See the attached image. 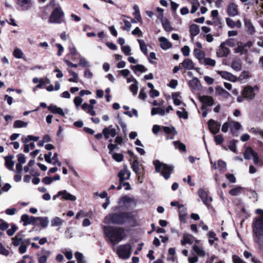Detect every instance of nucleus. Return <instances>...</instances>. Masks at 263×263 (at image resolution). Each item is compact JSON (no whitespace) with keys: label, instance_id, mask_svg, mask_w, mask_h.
Masks as SVG:
<instances>
[{"label":"nucleus","instance_id":"f03ea898","mask_svg":"<svg viewBox=\"0 0 263 263\" xmlns=\"http://www.w3.org/2000/svg\"><path fill=\"white\" fill-rule=\"evenodd\" d=\"M132 218V214L129 212H119L110 213L106 216L103 220L105 224L110 223L122 225Z\"/></svg>","mask_w":263,"mask_h":263},{"label":"nucleus","instance_id":"de8ad7c7","mask_svg":"<svg viewBox=\"0 0 263 263\" xmlns=\"http://www.w3.org/2000/svg\"><path fill=\"white\" fill-rule=\"evenodd\" d=\"M193 250L199 256H204L205 255V252L201 247L195 245L193 246Z\"/></svg>","mask_w":263,"mask_h":263},{"label":"nucleus","instance_id":"2f4dec72","mask_svg":"<svg viewBox=\"0 0 263 263\" xmlns=\"http://www.w3.org/2000/svg\"><path fill=\"white\" fill-rule=\"evenodd\" d=\"M69 75L72 77L68 79L70 82L78 83L79 82V76L77 73L72 71L71 69H68Z\"/></svg>","mask_w":263,"mask_h":263},{"label":"nucleus","instance_id":"423d86ee","mask_svg":"<svg viewBox=\"0 0 263 263\" xmlns=\"http://www.w3.org/2000/svg\"><path fill=\"white\" fill-rule=\"evenodd\" d=\"M132 247L129 243L119 246L116 252L119 257L122 259H126L130 257L131 254Z\"/></svg>","mask_w":263,"mask_h":263},{"label":"nucleus","instance_id":"7ed1b4c3","mask_svg":"<svg viewBox=\"0 0 263 263\" xmlns=\"http://www.w3.org/2000/svg\"><path fill=\"white\" fill-rule=\"evenodd\" d=\"M154 164L157 173H161V175L165 179H168L170 177L173 171V167L172 166L161 162L158 160L154 161Z\"/></svg>","mask_w":263,"mask_h":263},{"label":"nucleus","instance_id":"79ce46f5","mask_svg":"<svg viewBox=\"0 0 263 263\" xmlns=\"http://www.w3.org/2000/svg\"><path fill=\"white\" fill-rule=\"evenodd\" d=\"M201 63L204 64V65L214 66L216 64V61L214 59L205 57V58L203 59V60L202 61V63Z\"/></svg>","mask_w":263,"mask_h":263},{"label":"nucleus","instance_id":"3c124183","mask_svg":"<svg viewBox=\"0 0 263 263\" xmlns=\"http://www.w3.org/2000/svg\"><path fill=\"white\" fill-rule=\"evenodd\" d=\"M123 25L122 26V29L123 30L129 31L132 27V25L130 22L126 19H123Z\"/></svg>","mask_w":263,"mask_h":263},{"label":"nucleus","instance_id":"9d476101","mask_svg":"<svg viewBox=\"0 0 263 263\" xmlns=\"http://www.w3.org/2000/svg\"><path fill=\"white\" fill-rule=\"evenodd\" d=\"M130 176V173L128 170L126 166H124V168L121 170L118 173V177L119 178V181L120 183H122L125 180L129 179Z\"/></svg>","mask_w":263,"mask_h":263},{"label":"nucleus","instance_id":"5701e85b","mask_svg":"<svg viewBox=\"0 0 263 263\" xmlns=\"http://www.w3.org/2000/svg\"><path fill=\"white\" fill-rule=\"evenodd\" d=\"M198 195L204 204L206 205H208V200L209 199V200L211 201L212 200L211 197H208L206 193L202 189H200L199 190Z\"/></svg>","mask_w":263,"mask_h":263},{"label":"nucleus","instance_id":"ddd939ff","mask_svg":"<svg viewBox=\"0 0 263 263\" xmlns=\"http://www.w3.org/2000/svg\"><path fill=\"white\" fill-rule=\"evenodd\" d=\"M227 13L230 16H235L238 14L237 5L234 3H230L227 7Z\"/></svg>","mask_w":263,"mask_h":263},{"label":"nucleus","instance_id":"4468645a","mask_svg":"<svg viewBox=\"0 0 263 263\" xmlns=\"http://www.w3.org/2000/svg\"><path fill=\"white\" fill-rule=\"evenodd\" d=\"M51 254L50 251L42 249L41 251V255L38 258L39 263H46L48 257Z\"/></svg>","mask_w":263,"mask_h":263},{"label":"nucleus","instance_id":"2eb2a0df","mask_svg":"<svg viewBox=\"0 0 263 263\" xmlns=\"http://www.w3.org/2000/svg\"><path fill=\"white\" fill-rule=\"evenodd\" d=\"M58 195L62 196V198L66 200L75 201L77 199L75 196L68 193L66 190L59 191Z\"/></svg>","mask_w":263,"mask_h":263},{"label":"nucleus","instance_id":"c85d7f7f","mask_svg":"<svg viewBox=\"0 0 263 263\" xmlns=\"http://www.w3.org/2000/svg\"><path fill=\"white\" fill-rule=\"evenodd\" d=\"M255 154H256V153L255 152L251 147H248L245 151L243 155L245 159L249 160L252 158Z\"/></svg>","mask_w":263,"mask_h":263},{"label":"nucleus","instance_id":"338daca9","mask_svg":"<svg viewBox=\"0 0 263 263\" xmlns=\"http://www.w3.org/2000/svg\"><path fill=\"white\" fill-rule=\"evenodd\" d=\"M145 89H146L145 87H143L141 88V89L140 90V93H139V99L143 100H145V99H146V98L147 97L146 94L145 92Z\"/></svg>","mask_w":263,"mask_h":263},{"label":"nucleus","instance_id":"864d4df0","mask_svg":"<svg viewBox=\"0 0 263 263\" xmlns=\"http://www.w3.org/2000/svg\"><path fill=\"white\" fill-rule=\"evenodd\" d=\"M23 52L20 48H15L13 52V55L17 59H21L23 56Z\"/></svg>","mask_w":263,"mask_h":263},{"label":"nucleus","instance_id":"0eeeda50","mask_svg":"<svg viewBox=\"0 0 263 263\" xmlns=\"http://www.w3.org/2000/svg\"><path fill=\"white\" fill-rule=\"evenodd\" d=\"M230 50L226 47V43L222 42L216 51V55L219 58L227 57L229 55Z\"/></svg>","mask_w":263,"mask_h":263},{"label":"nucleus","instance_id":"0e129e2a","mask_svg":"<svg viewBox=\"0 0 263 263\" xmlns=\"http://www.w3.org/2000/svg\"><path fill=\"white\" fill-rule=\"evenodd\" d=\"M121 49H122V52L126 55H129L131 54L130 47L128 45L122 46L121 47Z\"/></svg>","mask_w":263,"mask_h":263},{"label":"nucleus","instance_id":"b1692460","mask_svg":"<svg viewBox=\"0 0 263 263\" xmlns=\"http://www.w3.org/2000/svg\"><path fill=\"white\" fill-rule=\"evenodd\" d=\"M48 109L53 114H57L61 116H65L64 111L61 107H57L55 105H50L48 106Z\"/></svg>","mask_w":263,"mask_h":263},{"label":"nucleus","instance_id":"72a5a7b5","mask_svg":"<svg viewBox=\"0 0 263 263\" xmlns=\"http://www.w3.org/2000/svg\"><path fill=\"white\" fill-rule=\"evenodd\" d=\"M64 222V220L60 217H55L51 221V226L53 227L61 226Z\"/></svg>","mask_w":263,"mask_h":263},{"label":"nucleus","instance_id":"a19ab883","mask_svg":"<svg viewBox=\"0 0 263 263\" xmlns=\"http://www.w3.org/2000/svg\"><path fill=\"white\" fill-rule=\"evenodd\" d=\"M190 3L192 4L191 13H194L198 9L199 6L198 0H190Z\"/></svg>","mask_w":263,"mask_h":263},{"label":"nucleus","instance_id":"c9c22d12","mask_svg":"<svg viewBox=\"0 0 263 263\" xmlns=\"http://www.w3.org/2000/svg\"><path fill=\"white\" fill-rule=\"evenodd\" d=\"M231 67L236 71H239L241 70L242 66L239 60H233L231 63Z\"/></svg>","mask_w":263,"mask_h":263},{"label":"nucleus","instance_id":"7c9ffc66","mask_svg":"<svg viewBox=\"0 0 263 263\" xmlns=\"http://www.w3.org/2000/svg\"><path fill=\"white\" fill-rule=\"evenodd\" d=\"M6 167L11 171H14V162L12 160L11 156H7L5 158Z\"/></svg>","mask_w":263,"mask_h":263},{"label":"nucleus","instance_id":"f3484780","mask_svg":"<svg viewBox=\"0 0 263 263\" xmlns=\"http://www.w3.org/2000/svg\"><path fill=\"white\" fill-rule=\"evenodd\" d=\"M17 4L19 5L23 10H27L32 5L31 0H17Z\"/></svg>","mask_w":263,"mask_h":263},{"label":"nucleus","instance_id":"473e14b6","mask_svg":"<svg viewBox=\"0 0 263 263\" xmlns=\"http://www.w3.org/2000/svg\"><path fill=\"white\" fill-rule=\"evenodd\" d=\"M241 127V124L237 122L231 121L230 122V128L233 134H234L235 130H238Z\"/></svg>","mask_w":263,"mask_h":263},{"label":"nucleus","instance_id":"a878e982","mask_svg":"<svg viewBox=\"0 0 263 263\" xmlns=\"http://www.w3.org/2000/svg\"><path fill=\"white\" fill-rule=\"evenodd\" d=\"M216 92L218 95L221 96L225 99L228 98L231 95L229 92L224 89L222 87H218L216 88Z\"/></svg>","mask_w":263,"mask_h":263},{"label":"nucleus","instance_id":"37998d69","mask_svg":"<svg viewBox=\"0 0 263 263\" xmlns=\"http://www.w3.org/2000/svg\"><path fill=\"white\" fill-rule=\"evenodd\" d=\"M138 42L140 46L141 51L144 54H147V46L145 42L143 40H138Z\"/></svg>","mask_w":263,"mask_h":263},{"label":"nucleus","instance_id":"6e6552de","mask_svg":"<svg viewBox=\"0 0 263 263\" xmlns=\"http://www.w3.org/2000/svg\"><path fill=\"white\" fill-rule=\"evenodd\" d=\"M255 88H257V87L255 86L254 88L250 86L245 87L242 92L243 97L249 101L253 100L255 96L254 92V89Z\"/></svg>","mask_w":263,"mask_h":263},{"label":"nucleus","instance_id":"20e7f679","mask_svg":"<svg viewBox=\"0 0 263 263\" xmlns=\"http://www.w3.org/2000/svg\"><path fill=\"white\" fill-rule=\"evenodd\" d=\"M256 213L261 215L255 219L253 224L254 233L258 237L263 235V210L259 209H257Z\"/></svg>","mask_w":263,"mask_h":263},{"label":"nucleus","instance_id":"bb28decb","mask_svg":"<svg viewBox=\"0 0 263 263\" xmlns=\"http://www.w3.org/2000/svg\"><path fill=\"white\" fill-rule=\"evenodd\" d=\"M194 53L195 57L198 59L199 61V62L202 63V61L203 59L205 58V53L204 52L200 50L199 49H195L194 50Z\"/></svg>","mask_w":263,"mask_h":263},{"label":"nucleus","instance_id":"39448f33","mask_svg":"<svg viewBox=\"0 0 263 263\" xmlns=\"http://www.w3.org/2000/svg\"><path fill=\"white\" fill-rule=\"evenodd\" d=\"M64 12L61 8H55L51 14L48 22L53 24H61L63 22Z\"/></svg>","mask_w":263,"mask_h":263},{"label":"nucleus","instance_id":"13d9d810","mask_svg":"<svg viewBox=\"0 0 263 263\" xmlns=\"http://www.w3.org/2000/svg\"><path fill=\"white\" fill-rule=\"evenodd\" d=\"M123 155L120 153H114L112 154L113 159L118 162H121L123 159Z\"/></svg>","mask_w":263,"mask_h":263},{"label":"nucleus","instance_id":"680f3d73","mask_svg":"<svg viewBox=\"0 0 263 263\" xmlns=\"http://www.w3.org/2000/svg\"><path fill=\"white\" fill-rule=\"evenodd\" d=\"M227 25L231 28H234L236 27L235 22L231 18L228 17L226 19Z\"/></svg>","mask_w":263,"mask_h":263},{"label":"nucleus","instance_id":"393cba45","mask_svg":"<svg viewBox=\"0 0 263 263\" xmlns=\"http://www.w3.org/2000/svg\"><path fill=\"white\" fill-rule=\"evenodd\" d=\"M237 47L235 48V51L236 53H240L241 54H247L248 53V50L246 49L245 46L243 45V43L239 42L237 43Z\"/></svg>","mask_w":263,"mask_h":263},{"label":"nucleus","instance_id":"6ab92c4d","mask_svg":"<svg viewBox=\"0 0 263 263\" xmlns=\"http://www.w3.org/2000/svg\"><path fill=\"white\" fill-rule=\"evenodd\" d=\"M182 67L184 68L186 70H192L195 68V64L190 59H185L183 62L180 63Z\"/></svg>","mask_w":263,"mask_h":263},{"label":"nucleus","instance_id":"a211bd4d","mask_svg":"<svg viewBox=\"0 0 263 263\" xmlns=\"http://www.w3.org/2000/svg\"><path fill=\"white\" fill-rule=\"evenodd\" d=\"M200 100L203 104V109H204L205 106H212L214 103V99L211 96H201L200 97Z\"/></svg>","mask_w":263,"mask_h":263},{"label":"nucleus","instance_id":"dca6fc26","mask_svg":"<svg viewBox=\"0 0 263 263\" xmlns=\"http://www.w3.org/2000/svg\"><path fill=\"white\" fill-rule=\"evenodd\" d=\"M103 134L106 139H108L109 136L114 137L116 135L117 132L115 128H111V126H110L103 129Z\"/></svg>","mask_w":263,"mask_h":263},{"label":"nucleus","instance_id":"052dcab7","mask_svg":"<svg viewBox=\"0 0 263 263\" xmlns=\"http://www.w3.org/2000/svg\"><path fill=\"white\" fill-rule=\"evenodd\" d=\"M25 142L26 143L27 142H30V141H37L39 139V137L34 136L32 135H28L27 136H25Z\"/></svg>","mask_w":263,"mask_h":263},{"label":"nucleus","instance_id":"09e8293b","mask_svg":"<svg viewBox=\"0 0 263 263\" xmlns=\"http://www.w3.org/2000/svg\"><path fill=\"white\" fill-rule=\"evenodd\" d=\"M192 236L191 235H184L183 236V239L181 241V243L182 245H184L186 243L191 244L192 243Z\"/></svg>","mask_w":263,"mask_h":263},{"label":"nucleus","instance_id":"49530a36","mask_svg":"<svg viewBox=\"0 0 263 263\" xmlns=\"http://www.w3.org/2000/svg\"><path fill=\"white\" fill-rule=\"evenodd\" d=\"M242 190V188L240 186H237L235 188L231 189L229 191V194L232 196H237L239 195Z\"/></svg>","mask_w":263,"mask_h":263},{"label":"nucleus","instance_id":"4be33fe9","mask_svg":"<svg viewBox=\"0 0 263 263\" xmlns=\"http://www.w3.org/2000/svg\"><path fill=\"white\" fill-rule=\"evenodd\" d=\"M25 136L22 138V142L24 143V152L25 153H28L30 149H33L35 148V144L34 143L29 142H25Z\"/></svg>","mask_w":263,"mask_h":263},{"label":"nucleus","instance_id":"5fc2aeb1","mask_svg":"<svg viewBox=\"0 0 263 263\" xmlns=\"http://www.w3.org/2000/svg\"><path fill=\"white\" fill-rule=\"evenodd\" d=\"M177 115L180 118L186 119L188 118L187 112L185 110L184 108H182V111H177Z\"/></svg>","mask_w":263,"mask_h":263},{"label":"nucleus","instance_id":"ea45409f","mask_svg":"<svg viewBox=\"0 0 263 263\" xmlns=\"http://www.w3.org/2000/svg\"><path fill=\"white\" fill-rule=\"evenodd\" d=\"M176 149H179L181 152L186 151V146L179 141H174L173 142Z\"/></svg>","mask_w":263,"mask_h":263},{"label":"nucleus","instance_id":"f257e3e1","mask_svg":"<svg viewBox=\"0 0 263 263\" xmlns=\"http://www.w3.org/2000/svg\"><path fill=\"white\" fill-rule=\"evenodd\" d=\"M106 240L115 246L122 241L126 236L123 228L112 226H102Z\"/></svg>","mask_w":263,"mask_h":263},{"label":"nucleus","instance_id":"f8f14e48","mask_svg":"<svg viewBox=\"0 0 263 263\" xmlns=\"http://www.w3.org/2000/svg\"><path fill=\"white\" fill-rule=\"evenodd\" d=\"M21 220L24 222V226L28 224H36L37 217H30L27 214H24L21 217Z\"/></svg>","mask_w":263,"mask_h":263},{"label":"nucleus","instance_id":"f704fd0d","mask_svg":"<svg viewBox=\"0 0 263 263\" xmlns=\"http://www.w3.org/2000/svg\"><path fill=\"white\" fill-rule=\"evenodd\" d=\"M152 116L158 114L160 116H164L165 114V111L164 108L160 107L153 108L151 111Z\"/></svg>","mask_w":263,"mask_h":263},{"label":"nucleus","instance_id":"774afa93","mask_svg":"<svg viewBox=\"0 0 263 263\" xmlns=\"http://www.w3.org/2000/svg\"><path fill=\"white\" fill-rule=\"evenodd\" d=\"M73 230L71 227L67 228L65 231V236L67 238H71L72 237Z\"/></svg>","mask_w":263,"mask_h":263},{"label":"nucleus","instance_id":"a18cd8bd","mask_svg":"<svg viewBox=\"0 0 263 263\" xmlns=\"http://www.w3.org/2000/svg\"><path fill=\"white\" fill-rule=\"evenodd\" d=\"M132 168L133 171L137 175H139V163L137 160H134L132 165Z\"/></svg>","mask_w":263,"mask_h":263},{"label":"nucleus","instance_id":"e2e57ef3","mask_svg":"<svg viewBox=\"0 0 263 263\" xmlns=\"http://www.w3.org/2000/svg\"><path fill=\"white\" fill-rule=\"evenodd\" d=\"M79 65L83 67H89L88 61L84 58H81L80 59Z\"/></svg>","mask_w":263,"mask_h":263},{"label":"nucleus","instance_id":"412c9836","mask_svg":"<svg viewBox=\"0 0 263 263\" xmlns=\"http://www.w3.org/2000/svg\"><path fill=\"white\" fill-rule=\"evenodd\" d=\"M245 25L248 33L252 35L255 32V29L251 21L247 18L244 19Z\"/></svg>","mask_w":263,"mask_h":263},{"label":"nucleus","instance_id":"6e6d98bb","mask_svg":"<svg viewBox=\"0 0 263 263\" xmlns=\"http://www.w3.org/2000/svg\"><path fill=\"white\" fill-rule=\"evenodd\" d=\"M217 165L220 171L224 172L226 170L227 164L226 163L222 160H219L217 162Z\"/></svg>","mask_w":263,"mask_h":263},{"label":"nucleus","instance_id":"c03bdc74","mask_svg":"<svg viewBox=\"0 0 263 263\" xmlns=\"http://www.w3.org/2000/svg\"><path fill=\"white\" fill-rule=\"evenodd\" d=\"M28 125V122H24L22 120H16L14 122V128H23L26 127Z\"/></svg>","mask_w":263,"mask_h":263},{"label":"nucleus","instance_id":"bf43d9fd","mask_svg":"<svg viewBox=\"0 0 263 263\" xmlns=\"http://www.w3.org/2000/svg\"><path fill=\"white\" fill-rule=\"evenodd\" d=\"M13 244L15 246L23 244L22 238L18 235L16 236L13 238Z\"/></svg>","mask_w":263,"mask_h":263},{"label":"nucleus","instance_id":"cd10ccee","mask_svg":"<svg viewBox=\"0 0 263 263\" xmlns=\"http://www.w3.org/2000/svg\"><path fill=\"white\" fill-rule=\"evenodd\" d=\"M190 31L192 39L193 40L194 37L198 35L199 33V27L196 24H192L190 26Z\"/></svg>","mask_w":263,"mask_h":263},{"label":"nucleus","instance_id":"e433bc0d","mask_svg":"<svg viewBox=\"0 0 263 263\" xmlns=\"http://www.w3.org/2000/svg\"><path fill=\"white\" fill-rule=\"evenodd\" d=\"M131 69L136 73L137 71L144 72L147 71V69L143 65L138 64L135 66H131Z\"/></svg>","mask_w":263,"mask_h":263},{"label":"nucleus","instance_id":"4c0bfd02","mask_svg":"<svg viewBox=\"0 0 263 263\" xmlns=\"http://www.w3.org/2000/svg\"><path fill=\"white\" fill-rule=\"evenodd\" d=\"M74 256L77 260V263H87L86 260L82 253L76 252L74 254Z\"/></svg>","mask_w":263,"mask_h":263},{"label":"nucleus","instance_id":"c756f323","mask_svg":"<svg viewBox=\"0 0 263 263\" xmlns=\"http://www.w3.org/2000/svg\"><path fill=\"white\" fill-rule=\"evenodd\" d=\"M37 221H39L37 224L44 228H46L49 223V219L47 217H37Z\"/></svg>","mask_w":263,"mask_h":263},{"label":"nucleus","instance_id":"4d7b16f0","mask_svg":"<svg viewBox=\"0 0 263 263\" xmlns=\"http://www.w3.org/2000/svg\"><path fill=\"white\" fill-rule=\"evenodd\" d=\"M138 82L132 84L129 87V90L133 93V95L136 96L137 94Z\"/></svg>","mask_w":263,"mask_h":263},{"label":"nucleus","instance_id":"603ef678","mask_svg":"<svg viewBox=\"0 0 263 263\" xmlns=\"http://www.w3.org/2000/svg\"><path fill=\"white\" fill-rule=\"evenodd\" d=\"M162 128L163 131L166 134H172L173 135H175L177 133L173 127L163 126Z\"/></svg>","mask_w":263,"mask_h":263},{"label":"nucleus","instance_id":"9b49d317","mask_svg":"<svg viewBox=\"0 0 263 263\" xmlns=\"http://www.w3.org/2000/svg\"><path fill=\"white\" fill-rule=\"evenodd\" d=\"M208 126L211 132L213 134H216L219 131L221 124L213 119H210L208 121Z\"/></svg>","mask_w":263,"mask_h":263},{"label":"nucleus","instance_id":"aec40b11","mask_svg":"<svg viewBox=\"0 0 263 263\" xmlns=\"http://www.w3.org/2000/svg\"><path fill=\"white\" fill-rule=\"evenodd\" d=\"M159 41L160 42V47L163 50H167L172 47V44L164 37H160Z\"/></svg>","mask_w":263,"mask_h":263},{"label":"nucleus","instance_id":"8fccbe9b","mask_svg":"<svg viewBox=\"0 0 263 263\" xmlns=\"http://www.w3.org/2000/svg\"><path fill=\"white\" fill-rule=\"evenodd\" d=\"M190 86L193 89H197L199 87V82L197 78H194L189 81Z\"/></svg>","mask_w":263,"mask_h":263},{"label":"nucleus","instance_id":"69168bd1","mask_svg":"<svg viewBox=\"0 0 263 263\" xmlns=\"http://www.w3.org/2000/svg\"><path fill=\"white\" fill-rule=\"evenodd\" d=\"M181 51L185 57H188L190 55V49L188 46H184L182 49Z\"/></svg>","mask_w":263,"mask_h":263},{"label":"nucleus","instance_id":"58836bf2","mask_svg":"<svg viewBox=\"0 0 263 263\" xmlns=\"http://www.w3.org/2000/svg\"><path fill=\"white\" fill-rule=\"evenodd\" d=\"M134 9L135 10L134 13L135 18L139 22L141 23L142 22V20L140 15V10L138 6L137 5L134 6Z\"/></svg>","mask_w":263,"mask_h":263},{"label":"nucleus","instance_id":"1a4fd4ad","mask_svg":"<svg viewBox=\"0 0 263 263\" xmlns=\"http://www.w3.org/2000/svg\"><path fill=\"white\" fill-rule=\"evenodd\" d=\"M217 72L222 77V78L229 81L235 82L238 80L237 78L235 76L228 71H217Z\"/></svg>","mask_w":263,"mask_h":263}]
</instances>
